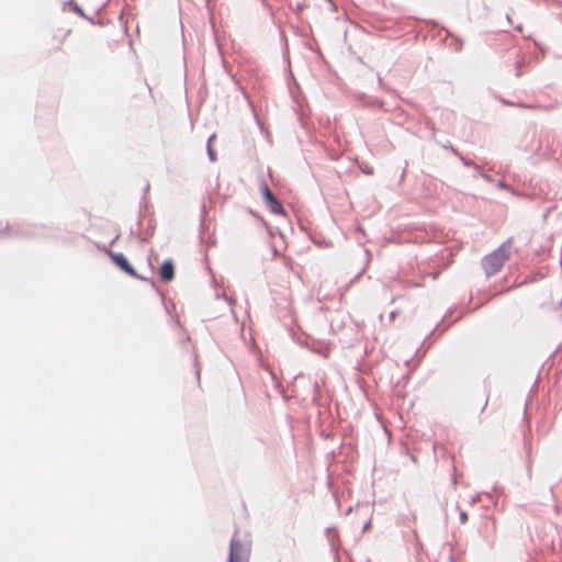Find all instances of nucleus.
Returning <instances> with one entry per match:
<instances>
[{"label": "nucleus", "instance_id": "f257e3e1", "mask_svg": "<svg viewBox=\"0 0 562 562\" xmlns=\"http://www.w3.org/2000/svg\"><path fill=\"white\" fill-rule=\"evenodd\" d=\"M507 260V254L503 248H498L485 256L482 260V267L486 276H493L501 270L504 262Z\"/></svg>", "mask_w": 562, "mask_h": 562}, {"label": "nucleus", "instance_id": "f03ea898", "mask_svg": "<svg viewBox=\"0 0 562 562\" xmlns=\"http://www.w3.org/2000/svg\"><path fill=\"white\" fill-rule=\"evenodd\" d=\"M261 190V193L263 195V198L266 199L269 207H270V211L274 214H283V207L282 205L280 204V202L274 198V195L272 194V192L270 191V189L268 188V186L266 183H263L260 188Z\"/></svg>", "mask_w": 562, "mask_h": 562}, {"label": "nucleus", "instance_id": "7ed1b4c3", "mask_svg": "<svg viewBox=\"0 0 562 562\" xmlns=\"http://www.w3.org/2000/svg\"><path fill=\"white\" fill-rule=\"evenodd\" d=\"M228 562H247V554L239 541L233 539L229 546V560Z\"/></svg>", "mask_w": 562, "mask_h": 562}, {"label": "nucleus", "instance_id": "20e7f679", "mask_svg": "<svg viewBox=\"0 0 562 562\" xmlns=\"http://www.w3.org/2000/svg\"><path fill=\"white\" fill-rule=\"evenodd\" d=\"M110 257H111L112 261L117 267H120L124 272H126L131 277L139 278V276L136 273V271L130 265V262L127 261V259L125 258V256L123 254L111 252Z\"/></svg>", "mask_w": 562, "mask_h": 562}, {"label": "nucleus", "instance_id": "39448f33", "mask_svg": "<svg viewBox=\"0 0 562 562\" xmlns=\"http://www.w3.org/2000/svg\"><path fill=\"white\" fill-rule=\"evenodd\" d=\"M160 279L170 282L175 277V266L171 260L165 261L159 269Z\"/></svg>", "mask_w": 562, "mask_h": 562}, {"label": "nucleus", "instance_id": "423d86ee", "mask_svg": "<svg viewBox=\"0 0 562 562\" xmlns=\"http://www.w3.org/2000/svg\"><path fill=\"white\" fill-rule=\"evenodd\" d=\"M468 521V514L465 512L460 513V522L464 525Z\"/></svg>", "mask_w": 562, "mask_h": 562}]
</instances>
